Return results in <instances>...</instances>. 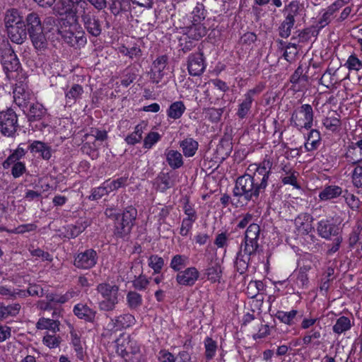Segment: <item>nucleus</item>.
Instances as JSON below:
<instances>
[{
	"mask_svg": "<svg viewBox=\"0 0 362 362\" xmlns=\"http://www.w3.org/2000/svg\"><path fill=\"white\" fill-rule=\"evenodd\" d=\"M339 227L331 219H322L317 223V230L320 236L329 239L339 233Z\"/></svg>",
	"mask_w": 362,
	"mask_h": 362,
	"instance_id": "nucleus-15",
	"label": "nucleus"
},
{
	"mask_svg": "<svg viewBox=\"0 0 362 362\" xmlns=\"http://www.w3.org/2000/svg\"><path fill=\"white\" fill-rule=\"evenodd\" d=\"M48 116L47 109L39 103H31L29 106L27 117L30 122L45 119Z\"/></svg>",
	"mask_w": 362,
	"mask_h": 362,
	"instance_id": "nucleus-18",
	"label": "nucleus"
},
{
	"mask_svg": "<svg viewBox=\"0 0 362 362\" xmlns=\"http://www.w3.org/2000/svg\"><path fill=\"white\" fill-rule=\"evenodd\" d=\"M23 23H25L23 18L17 9L11 8L6 11L4 17V23L6 29Z\"/></svg>",
	"mask_w": 362,
	"mask_h": 362,
	"instance_id": "nucleus-28",
	"label": "nucleus"
},
{
	"mask_svg": "<svg viewBox=\"0 0 362 362\" xmlns=\"http://www.w3.org/2000/svg\"><path fill=\"white\" fill-rule=\"evenodd\" d=\"M149 284V280L143 275H140L133 281V286L135 289L139 291L145 290Z\"/></svg>",
	"mask_w": 362,
	"mask_h": 362,
	"instance_id": "nucleus-58",
	"label": "nucleus"
},
{
	"mask_svg": "<svg viewBox=\"0 0 362 362\" xmlns=\"http://www.w3.org/2000/svg\"><path fill=\"white\" fill-rule=\"evenodd\" d=\"M21 305L15 303L9 305H4L0 303V321L7 318L9 316H16L21 310Z\"/></svg>",
	"mask_w": 362,
	"mask_h": 362,
	"instance_id": "nucleus-37",
	"label": "nucleus"
},
{
	"mask_svg": "<svg viewBox=\"0 0 362 362\" xmlns=\"http://www.w3.org/2000/svg\"><path fill=\"white\" fill-rule=\"evenodd\" d=\"M247 296L252 298H256L255 300H252V303L255 304V306L258 309L260 310V308L263 303V298L261 297L259 298H257L258 293L259 291L253 287V288H250V284H248V286L247 287V291H246Z\"/></svg>",
	"mask_w": 362,
	"mask_h": 362,
	"instance_id": "nucleus-53",
	"label": "nucleus"
},
{
	"mask_svg": "<svg viewBox=\"0 0 362 362\" xmlns=\"http://www.w3.org/2000/svg\"><path fill=\"white\" fill-rule=\"evenodd\" d=\"M25 154V150L21 146V144L18 146L17 149L7 158V162L15 163Z\"/></svg>",
	"mask_w": 362,
	"mask_h": 362,
	"instance_id": "nucleus-62",
	"label": "nucleus"
},
{
	"mask_svg": "<svg viewBox=\"0 0 362 362\" xmlns=\"http://www.w3.org/2000/svg\"><path fill=\"white\" fill-rule=\"evenodd\" d=\"M256 251L248 250H245V247H241L240 250L237 254L236 259L235 261V268L236 271L243 274L247 270L250 258L252 255L256 254Z\"/></svg>",
	"mask_w": 362,
	"mask_h": 362,
	"instance_id": "nucleus-13",
	"label": "nucleus"
},
{
	"mask_svg": "<svg viewBox=\"0 0 362 362\" xmlns=\"http://www.w3.org/2000/svg\"><path fill=\"white\" fill-rule=\"evenodd\" d=\"M168 62V57L165 55L158 57L153 63L152 75L153 78L156 83L163 77V73Z\"/></svg>",
	"mask_w": 362,
	"mask_h": 362,
	"instance_id": "nucleus-23",
	"label": "nucleus"
},
{
	"mask_svg": "<svg viewBox=\"0 0 362 362\" xmlns=\"http://www.w3.org/2000/svg\"><path fill=\"white\" fill-rule=\"evenodd\" d=\"M135 323V318L131 314H124L116 317L115 319L111 320L109 325L112 329L115 331L121 330L127 328Z\"/></svg>",
	"mask_w": 362,
	"mask_h": 362,
	"instance_id": "nucleus-20",
	"label": "nucleus"
},
{
	"mask_svg": "<svg viewBox=\"0 0 362 362\" xmlns=\"http://www.w3.org/2000/svg\"><path fill=\"white\" fill-rule=\"evenodd\" d=\"M352 182L355 187H362V165L356 166L352 174Z\"/></svg>",
	"mask_w": 362,
	"mask_h": 362,
	"instance_id": "nucleus-59",
	"label": "nucleus"
},
{
	"mask_svg": "<svg viewBox=\"0 0 362 362\" xmlns=\"http://www.w3.org/2000/svg\"><path fill=\"white\" fill-rule=\"evenodd\" d=\"M320 83L326 86L327 88H330L333 86L336 83V81L333 78V74L332 73L330 69L327 70L324 74L322 76Z\"/></svg>",
	"mask_w": 362,
	"mask_h": 362,
	"instance_id": "nucleus-56",
	"label": "nucleus"
},
{
	"mask_svg": "<svg viewBox=\"0 0 362 362\" xmlns=\"http://www.w3.org/2000/svg\"><path fill=\"white\" fill-rule=\"evenodd\" d=\"M188 71L192 76H200L205 69L203 54L200 52L192 54L188 59Z\"/></svg>",
	"mask_w": 362,
	"mask_h": 362,
	"instance_id": "nucleus-14",
	"label": "nucleus"
},
{
	"mask_svg": "<svg viewBox=\"0 0 362 362\" xmlns=\"http://www.w3.org/2000/svg\"><path fill=\"white\" fill-rule=\"evenodd\" d=\"M74 313L80 319L93 322L95 320L96 311L86 304L78 303L74 308Z\"/></svg>",
	"mask_w": 362,
	"mask_h": 362,
	"instance_id": "nucleus-21",
	"label": "nucleus"
},
{
	"mask_svg": "<svg viewBox=\"0 0 362 362\" xmlns=\"http://www.w3.org/2000/svg\"><path fill=\"white\" fill-rule=\"evenodd\" d=\"M127 301L130 309H137L142 304V297L136 291H129L127 295Z\"/></svg>",
	"mask_w": 362,
	"mask_h": 362,
	"instance_id": "nucleus-41",
	"label": "nucleus"
},
{
	"mask_svg": "<svg viewBox=\"0 0 362 362\" xmlns=\"http://www.w3.org/2000/svg\"><path fill=\"white\" fill-rule=\"evenodd\" d=\"M300 4L296 1H291L286 6L284 11L287 12V15L279 28V35L281 37L287 38L291 35L295 23V16L298 14Z\"/></svg>",
	"mask_w": 362,
	"mask_h": 362,
	"instance_id": "nucleus-8",
	"label": "nucleus"
},
{
	"mask_svg": "<svg viewBox=\"0 0 362 362\" xmlns=\"http://www.w3.org/2000/svg\"><path fill=\"white\" fill-rule=\"evenodd\" d=\"M96 291L102 298L98 303L99 310L106 312L114 310L119 303V286L109 283H101L97 286Z\"/></svg>",
	"mask_w": 362,
	"mask_h": 362,
	"instance_id": "nucleus-5",
	"label": "nucleus"
},
{
	"mask_svg": "<svg viewBox=\"0 0 362 362\" xmlns=\"http://www.w3.org/2000/svg\"><path fill=\"white\" fill-rule=\"evenodd\" d=\"M188 262V257L183 255H175L172 257L170 267L175 272H180L185 268Z\"/></svg>",
	"mask_w": 362,
	"mask_h": 362,
	"instance_id": "nucleus-40",
	"label": "nucleus"
},
{
	"mask_svg": "<svg viewBox=\"0 0 362 362\" xmlns=\"http://www.w3.org/2000/svg\"><path fill=\"white\" fill-rule=\"evenodd\" d=\"M192 21L201 22L205 18V11L204 5L198 4L192 11Z\"/></svg>",
	"mask_w": 362,
	"mask_h": 362,
	"instance_id": "nucleus-55",
	"label": "nucleus"
},
{
	"mask_svg": "<svg viewBox=\"0 0 362 362\" xmlns=\"http://www.w3.org/2000/svg\"><path fill=\"white\" fill-rule=\"evenodd\" d=\"M275 317L279 320L281 322L292 326L296 323V321L301 315H298L297 310H291L288 312L279 310L276 312Z\"/></svg>",
	"mask_w": 362,
	"mask_h": 362,
	"instance_id": "nucleus-29",
	"label": "nucleus"
},
{
	"mask_svg": "<svg viewBox=\"0 0 362 362\" xmlns=\"http://www.w3.org/2000/svg\"><path fill=\"white\" fill-rule=\"evenodd\" d=\"M198 142L192 138H187L180 142V147L185 157L193 156L198 149Z\"/></svg>",
	"mask_w": 362,
	"mask_h": 362,
	"instance_id": "nucleus-30",
	"label": "nucleus"
},
{
	"mask_svg": "<svg viewBox=\"0 0 362 362\" xmlns=\"http://www.w3.org/2000/svg\"><path fill=\"white\" fill-rule=\"evenodd\" d=\"M127 181V177H121L116 180L112 181H105L104 182L105 186L108 192L110 193L112 191L117 190L121 187H123L126 185Z\"/></svg>",
	"mask_w": 362,
	"mask_h": 362,
	"instance_id": "nucleus-47",
	"label": "nucleus"
},
{
	"mask_svg": "<svg viewBox=\"0 0 362 362\" xmlns=\"http://www.w3.org/2000/svg\"><path fill=\"white\" fill-rule=\"evenodd\" d=\"M260 234V227L258 224L251 223L247 227L245 235V243L243 247L248 252V250L257 251L259 244L257 240Z\"/></svg>",
	"mask_w": 362,
	"mask_h": 362,
	"instance_id": "nucleus-11",
	"label": "nucleus"
},
{
	"mask_svg": "<svg viewBox=\"0 0 362 362\" xmlns=\"http://www.w3.org/2000/svg\"><path fill=\"white\" fill-rule=\"evenodd\" d=\"M158 187L162 192L172 187V182L168 174H163L157 178Z\"/></svg>",
	"mask_w": 362,
	"mask_h": 362,
	"instance_id": "nucleus-52",
	"label": "nucleus"
},
{
	"mask_svg": "<svg viewBox=\"0 0 362 362\" xmlns=\"http://www.w3.org/2000/svg\"><path fill=\"white\" fill-rule=\"evenodd\" d=\"M105 215L114 220V235L117 238H122L131 233L137 216V210L132 206H129L122 214H118L115 209L107 208Z\"/></svg>",
	"mask_w": 362,
	"mask_h": 362,
	"instance_id": "nucleus-2",
	"label": "nucleus"
},
{
	"mask_svg": "<svg viewBox=\"0 0 362 362\" xmlns=\"http://www.w3.org/2000/svg\"><path fill=\"white\" fill-rule=\"evenodd\" d=\"M83 90L81 86L74 84L66 93V103H74L83 93Z\"/></svg>",
	"mask_w": 362,
	"mask_h": 362,
	"instance_id": "nucleus-43",
	"label": "nucleus"
},
{
	"mask_svg": "<svg viewBox=\"0 0 362 362\" xmlns=\"http://www.w3.org/2000/svg\"><path fill=\"white\" fill-rule=\"evenodd\" d=\"M313 110L310 105L304 104L295 110L291 117V122L298 129H310L313 127Z\"/></svg>",
	"mask_w": 362,
	"mask_h": 362,
	"instance_id": "nucleus-6",
	"label": "nucleus"
},
{
	"mask_svg": "<svg viewBox=\"0 0 362 362\" xmlns=\"http://www.w3.org/2000/svg\"><path fill=\"white\" fill-rule=\"evenodd\" d=\"M352 325L353 323H351V320L349 317L341 316L337 320L336 323L333 325L332 331L337 334H341L349 331L351 328Z\"/></svg>",
	"mask_w": 362,
	"mask_h": 362,
	"instance_id": "nucleus-36",
	"label": "nucleus"
},
{
	"mask_svg": "<svg viewBox=\"0 0 362 362\" xmlns=\"http://www.w3.org/2000/svg\"><path fill=\"white\" fill-rule=\"evenodd\" d=\"M98 256L93 249H88L78 253L74 258L76 267L82 269H88L93 267L98 262Z\"/></svg>",
	"mask_w": 362,
	"mask_h": 362,
	"instance_id": "nucleus-9",
	"label": "nucleus"
},
{
	"mask_svg": "<svg viewBox=\"0 0 362 362\" xmlns=\"http://www.w3.org/2000/svg\"><path fill=\"white\" fill-rule=\"evenodd\" d=\"M25 28L28 33H32L43 29L39 15L37 13L31 12L25 18Z\"/></svg>",
	"mask_w": 362,
	"mask_h": 362,
	"instance_id": "nucleus-26",
	"label": "nucleus"
},
{
	"mask_svg": "<svg viewBox=\"0 0 362 362\" xmlns=\"http://www.w3.org/2000/svg\"><path fill=\"white\" fill-rule=\"evenodd\" d=\"M341 194L342 189L340 187L329 185L320 192L319 197L321 200H329L339 197Z\"/></svg>",
	"mask_w": 362,
	"mask_h": 362,
	"instance_id": "nucleus-34",
	"label": "nucleus"
},
{
	"mask_svg": "<svg viewBox=\"0 0 362 362\" xmlns=\"http://www.w3.org/2000/svg\"><path fill=\"white\" fill-rule=\"evenodd\" d=\"M116 352L127 362H139L141 359L140 347L129 335L122 334L116 341Z\"/></svg>",
	"mask_w": 362,
	"mask_h": 362,
	"instance_id": "nucleus-4",
	"label": "nucleus"
},
{
	"mask_svg": "<svg viewBox=\"0 0 362 362\" xmlns=\"http://www.w3.org/2000/svg\"><path fill=\"white\" fill-rule=\"evenodd\" d=\"M18 127V116L12 109L0 112V132L4 136H15Z\"/></svg>",
	"mask_w": 362,
	"mask_h": 362,
	"instance_id": "nucleus-7",
	"label": "nucleus"
},
{
	"mask_svg": "<svg viewBox=\"0 0 362 362\" xmlns=\"http://www.w3.org/2000/svg\"><path fill=\"white\" fill-rule=\"evenodd\" d=\"M205 357L207 361L211 360L217 350V343L210 337H206L204 340Z\"/></svg>",
	"mask_w": 362,
	"mask_h": 362,
	"instance_id": "nucleus-42",
	"label": "nucleus"
},
{
	"mask_svg": "<svg viewBox=\"0 0 362 362\" xmlns=\"http://www.w3.org/2000/svg\"><path fill=\"white\" fill-rule=\"evenodd\" d=\"M38 329H48L55 333L59 331V322L57 320L42 317L40 318L36 324Z\"/></svg>",
	"mask_w": 362,
	"mask_h": 362,
	"instance_id": "nucleus-39",
	"label": "nucleus"
},
{
	"mask_svg": "<svg viewBox=\"0 0 362 362\" xmlns=\"http://www.w3.org/2000/svg\"><path fill=\"white\" fill-rule=\"evenodd\" d=\"M77 25H71L68 21H64L60 28L58 29V33L64 39V40L71 46L74 47V32Z\"/></svg>",
	"mask_w": 362,
	"mask_h": 362,
	"instance_id": "nucleus-24",
	"label": "nucleus"
},
{
	"mask_svg": "<svg viewBox=\"0 0 362 362\" xmlns=\"http://www.w3.org/2000/svg\"><path fill=\"white\" fill-rule=\"evenodd\" d=\"M164 266L163 257L156 255H152L148 257V267H151L155 274H160Z\"/></svg>",
	"mask_w": 362,
	"mask_h": 362,
	"instance_id": "nucleus-44",
	"label": "nucleus"
},
{
	"mask_svg": "<svg viewBox=\"0 0 362 362\" xmlns=\"http://www.w3.org/2000/svg\"><path fill=\"white\" fill-rule=\"evenodd\" d=\"M160 139V135L158 132H151L144 139V147L151 148Z\"/></svg>",
	"mask_w": 362,
	"mask_h": 362,
	"instance_id": "nucleus-54",
	"label": "nucleus"
},
{
	"mask_svg": "<svg viewBox=\"0 0 362 362\" xmlns=\"http://www.w3.org/2000/svg\"><path fill=\"white\" fill-rule=\"evenodd\" d=\"M165 155L166 157V161L171 168L177 169L182 166V156L178 151L166 149Z\"/></svg>",
	"mask_w": 362,
	"mask_h": 362,
	"instance_id": "nucleus-25",
	"label": "nucleus"
},
{
	"mask_svg": "<svg viewBox=\"0 0 362 362\" xmlns=\"http://www.w3.org/2000/svg\"><path fill=\"white\" fill-rule=\"evenodd\" d=\"M348 3V0H337L327 7L326 11L325 12L329 16H332L334 13L338 11L340 8H341L344 4Z\"/></svg>",
	"mask_w": 362,
	"mask_h": 362,
	"instance_id": "nucleus-63",
	"label": "nucleus"
},
{
	"mask_svg": "<svg viewBox=\"0 0 362 362\" xmlns=\"http://www.w3.org/2000/svg\"><path fill=\"white\" fill-rule=\"evenodd\" d=\"M308 81V76L303 75V69L301 66H298L295 72L291 76L290 81L293 85L305 83Z\"/></svg>",
	"mask_w": 362,
	"mask_h": 362,
	"instance_id": "nucleus-51",
	"label": "nucleus"
},
{
	"mask_svg": "<svg viewBox=\"0 0 362 362\" xmlns=\"http://www.w3.org/2000/svg\"><path fill=\"white\" fill-rule=\"evenodd\" d=\"M14 103L25 112V108L30 106V95L21 87H18L13 90Z\"/></svg>",
	"mask_w": 362,
	"mask_h": 362,
	"instance_id": "nucleus-22",
	"label": "nucleus"
},
{
	"mask_svg": "<svg viewBox=\"0 0 362 362\" xmlns=\"http://www.w3.org/2000/svg\"><path fill=\"white\" fill-rule=\"evenodd\" d=\"M68 15L74 17L76 20L80 17L85 29L92 36L98 37L101 34L102 25L100 21L88 4L86 6H81V8L75 9Z\"/></svg>",
	"mask_w": 362,
	"mask_h": 362,
	"instance_id": "nucleus-3",
	"label": "nucleus"
},
{
	"mask_svg": "<svg viewBox=\"0 0 362 362\" xmlns=\"http://www.w3.org/2000/svg\"><path fill=\"white\" fill-rule=\"evenodd\" d=\"M313 216L308 213L300 214L294 221L297 230L301 234H308L313 229L312 223Z\"/></svg>",
	"mask_w": 362,
	"mask_h": 362,
	"instance_id": "nucleus-17",
	"label": "nucleus"
},
{
	"mask_svg": "<svg viewBox=\"0 0 362 362\" xmlns=\"http://www.w3.org/2000/svg\"><path fill=\"white\" fill-rule=\"evenodd\" d=\"M2 65L6 73L18 70L21 64L13 49H8L5 50L2 56Z\"/></svg>",
	"mask_w": 362,
	"mask_h": 362,
	"instance_id": "nucleus-16",
	"label": "nucleus"
},
{
	"mask_svg": "<svg viewBox=\"0 0 362 362\" xmlns=\"http://www.w3.org/2000/svg\"><path fill=\"white\" fill-rule=\"evenodd\" d=\"M37 228V226L34 223L23 224L15 228L13 230H8V232L14 234H22L25 232L33 231Z\"/></svg>",
	"mask_w": 362,
	"mask_h": 362,
	"instance_id": "nucleus-60",
	"label": "nucleus"
},
{
	"mask_svg": "<svg viewBox=\"0 0 362 362\" xmlns=\"http://www.w3.org/2000/svg\"><path fill=\"white\" fill-rule=\"evenodd\" d=\"M349 70L359 71L362 68V62L356 55H351L346 64Z\"/></svg>",
	"mask_w": 362,
	"mask_h": 362,
	"instance_id": "nucleus-57",
	"label": "nucleus"
},
{
	"mask_svg": "<svg viewBox=\"0 0 362 362\" xmlns=\"http://www.w3.org/2000/svg\"><path fill=\"white\" fill-rule=\"evenodd\" d=\"M107 194L109 193L106 189V187L105 186V184L103 183L102 186L93 189L90 198L93 200H96L100 199L102 197Z\"/></svg>",
	"mask_w": 362,
	"mask_h": 362,
	"instance_id": "nucleus-64",
	"label": "nucleus"
},
{
	"mask_svg": "<svg viewBox=\"0 0 362 362\" xmlns=\"http://www.w3.org/2000/svg\"><path fill=\"white\" fill-rule=\"evenodd\" d=\"M8 36L10 40L18 45H21L27 37V32L25 23L18 24L7 29Z\"/></svg>",
	"mask_w": 362,
	"mask_h": 362,
	"instance_id": "nucleus-19",
	"label": "nucleus"
},
{
	"mask_svg": "<svg viewBox=\"0 0 362 362\" xmlns=\"http://www.w3.org/2000/svg\"><path fill=\"white\" fill-rule=\"evenodd\" d=\"M273 166V160L267 156L259 164L249 165L248 173L237 178L233 191V203L236 206H242L250 201L255 202L259 194L264 192L268 185L269 177Z\"/></svg>",
	"mask_w": 362,
	"mask_h": 362,
	"instance_id": "nucleus-1",
	"label": "nucleus"
},
{
	"mask_svg": "<svg viewBox=\"0 0 362 362\" xmlns=\"http://www.w3.org/2000/svg\"><path fill=\"white\" fill-rule=\"evenodd\" d=\"M252 102L253 101L251 100V99H249V98L244 97V99L238 105V109L236 113L240 119H243L248 115L250 111Z\"/></svg>",
	"mask_w": 362,
	"mask_h": 362,
	"instance_id": "nucleus-46",
	"label": "nucleus"
},
{
	"mask_svg": "<svg viewBox=\"0 0 362 362\" xmlns=\"http://www.w3.org/2000/svg\"><path fill=\"white\" fill-rule=\"evenodd\" d=\"M142 126L139 124L136 125L134 132L125 138L126 142L130 145H134L140 142L142 139Z\"/></svg>",
	"mask_w": 362,
	"mask_h": 362,
	"instance_id": "nucleus-48",
	"label": "nucleus"
},
{
	"mask_svg": "<svg viewBox=\"0 0 362 362\" xmlns=\"http://www.w3.org/2000/svg\"><path fill=\"white\" fill-rule=\"evenodd\" d=\"M90 225L88 221H78L75 225H69L66 230V236L74 238L81 234Z\"/></svg>",
	"mask_w": 362,
	"mask_h": 362,
	"instance_id": "nucleus-32",
	"label": "nucleus"
},
{
	"mask_svg": "<svg viewBox=\"0 0 362 362\" xmlns=\"http://www.w3.org/2000/svg\"><path fill=\"white\" fill-rule=\"evenodd\" d=\"M186 110V107L182 101H176L173 103L167 110V115L169 118L173 119H180Z\"/></svg>",
	"mask_w": 362,
	"mask_h": 362,
	"instance_id": "nucleus-33",
	"label": "nucleus"
},
{
	"mask_svg": "<svg viewBox=\"0 0 362 362\" xmlns=\"http://www.w3.org/2000/svg\"><path fill=\"white\" fill-rule=\"evenodd\" d=\"M325 127L329 131L335 132L340 126V119L336 117H327L322 121Z\"/></svg>",
	"mask_w": 362,
	"mask_h": 362,
	"instance_id": "nucleus-50",
	"label": "nucleus"
},
{
	"mask_svg": "<svg viewBox=\"0 0 362 362\" xmlns=\"http://www.w3.org/2000/svg\"><path fill=\"white\" fill-rule=\"evenodd\" d=\"M43 343L49 348L53 349L57 347L60 341L55 335L47 334L43 338Z\"/></svg>",
	"mask_w": 362,
	"mask_h": 362,
	"instance_id": "nucleus-61",
	"label": "nucleus"
},
{
	"mask_svg": "<svg viewBox=\"0 0 362 362\" xmlns=\"http://www.w3.org/2000/svg\"><path fill=\"white\" fill-rule=\"evenodd\" d=\"M206 34V28L201 22L192 21V25L189 27V37L198 40Z\"/></svg>",
	"mask_w": 362,
	"mask_h": 362,
	"instance_id": "nucleus-35",
	"label": "nucleus"
},
{
	"mask_svg": "<svg viewBox=\"0 0 362 362\" xmlns=\"http://www.w3.org/2000/svg\"><path fill=\"white\" fill-rule=\"evenodd\" d=\"M222 270L218 264L209 266L206 271V275L209 280L212 282L219 281L221 276Z\"/></svg>",
	"mask_w": 362,
	"mask_h": 362,
	"instance_id": "nucleus-45",
	"label": "nucleus"
},
{
	"mask_svg": "<svg viewBox=\"0 0 362 362\" xmlns=\"http://www.w3.org/2000/svg\"><path fill=\"white\" fill-rule=\"evenodd\" d=\"M199 272L197 268L192 267L177 273L176 281L178 284L186 286H192L197 281Z\"/></svg>",
	"mask_w": 362,
	"mask_h": 362,
	"instance_id": "nucleus-12",
	"label": "nucleus"
},
{
	"mask_svg": "<svg viewBox=\"0 0 362 362\" xmlns=\"http://www.w3.org/2000/svg\"><path fill=\"white\" fill-rule=\"evenodd\" d=\"M345 157L347 162L352 164L362 162L361 151L355 144L348 148Z\"/></svg>",
	"mask_w": 362,
	"mask_h": 362,
	"instance_id": "nucleus-38",
	"label": "nucleus"
},
{
	"mask_svg": "<svg viewBox=\"0 0 362 362\" xmlns=\"http://www.w3.org/2000/svg\"><path fill=\"white\" fill-rule=\"evenodd\" d=\"M281 181L284 185H291L295 187L298 188L297 184L296 172L293 169H288V175H281Z\"/></svg>",
	"mask_w": 362,
	"mask_h": 362,
	"instance_id": "nucleus-49",
	"label": "nucleus"
},
{
	"mask_svg": "<svg viewBox=\"0 0 362 362\" xmlns=\"http://www.w3.org/2000/svg\"><path fill=\"white\" fill-rule=\"evenodd\" d=\"M35 49L37 51H44L47 47V40L43 29L28 34Z\"/></svg>",
	"mask_w": 362,
	"mask_h": 362,
	"instance_id": "nucleus-27",
	"label": "nucleus"
},
{
	"mask_svg": "<svg viewBox=\"0 0 362 362\" xmlns=\"http://www.w3.org/2000/svg\"><path fill=\"white\" fill-rule=\"evenodd\" d=\"M29 149L32 153H39L42 158L45 160H48L51 158L50 147L42 141H34L29 146Z\"/></svg>",
	"mask_w": 362,
	"mask_h": 362,
	"instance_id": "nucleus-31",
	"label": "nucleus"
},
{
	"mask_svg": "<svg viewBox=\"0 0 362 362\" xmlns=\"http://www.w3.org/2000/svg\"><path fill=\"white\" fill-rule=\"evenodd\" d=\"M85 0H59L54 6L53 11L59 16L71 13L75 9L87 6Z\"/></svg>",
	"mask_w": 362,
	"mask_h": 362,
	"instance_id": "nucleus-10",
	"label": "nucleus"
}]
</instances>
